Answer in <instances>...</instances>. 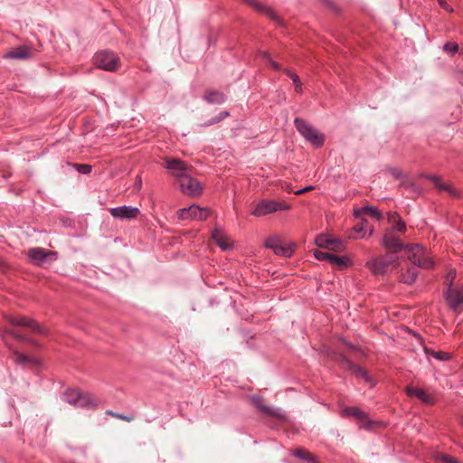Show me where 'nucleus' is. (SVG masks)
Masks as SVG:
<instances>
[{
    "instance_id": "nucleus-39",
    "label": "nucleus",
    "mask_w": 463,
    "mask_h": 463,
    "mask_svg": "<svg viewBox=\"0 0 463 463\" xmlns=\"http://www.w3.org/2000/svg\"><path fill=\"white\" fill-rule=\"evenodd\" d=\"M456 276V272L454 270H451L448 273L446 277V282L449 283V288H452V281Z\"/></svg>"
},
{
    "instance_id": "nucleus-6",
    "label": "nucleus",
    "mask_w": 463,
    "mask_h": 463,
    "mask_svg": "<svg viewBox=\"0 0 463 463\" xmlns=\"http://www.w3.org/2000/svg\"><path fill=\"white\" fill-rule=\"evenodd\" d=\"M393 263V256L386 255L384 257H373L369 259L366 261L365 266L373 275H384Z\"/></svg>"
},
{
    "instance_id": "nucleus-31",
    "label": "nucleus",
    "mask_w": 463,
    "mask_h": 463,
    "mask_svg": "<svg viewBox=\"0 0 463 463\" xmlns=\"http://www.w3.org/2000/svg\"><path fill=\"white\" fill-rule=\"evenodd\" d=\"M332 254L333 253H329V252H326V251H321V250H315L314 251V256H315V258L317 260H326L328 263L330 261V258H331Z\"/></svg>"
},
{
    "instance_id": "nucleus-29",
    "label": "nucleus",
    "mask_w": 463,
    "mask_h": 463,
    "mask_svg": "<svg viewBox=\"0 0 463 463\" xmlns=\"http://www.w3.org/2000/svg\"><path fill=\"white\" fill-rule=\"evenodd\" d=\"M293 455L297 458L304 459L308 463H315V457L313 454L303 449H298L294 451Z\"/></svg>"
},
{
    "instance_id": "nucleus-8",
    "label": "nucleus",
    "mask_w": 463,
    "mask_h": 463,
    "mask_svg": "<svg viewBox=\"0 0 463 463\" xmlns=\"http://www.w3.org/2000/svg\"><path fill=\"white\" fill-rule=\"evenodd\" d=\"M266 248L271 249L276 255L290 257L294 251V244L284 246L278 236H270L264 241Z\"/></svg>"
},
{
    "instance_id": "nucleus-24",
    "label": "nucleus",
    "mask_w": 463,
    "mask_h": 463,
    "mask_svg": "<svg viewBox=\"0 0 463 463\" xmlns=\"http://www.w3.org/2000/svg\"><path fill=\"white\" fill-rule=\"evenodd\" d=\"M252 7H254L256 10L266 14L269 18L273 20H277L278 16L276 13L269 7L264 6L260 3H259L257 0H246Z\"/></svg>"
},
{
    "instance_id": "nucleus-40",
    "label": "nucleus",
    "mask_w": 463,
    "mask_h": 463,
    "mask_svg": "<svg viewBox=\"0 0 463 463\" xmlns=\"http://www.w3.org/2000/svg\"><path fill=\"white\" fill-rule=\"evenodd\" d=\"M439 6L446 10L447 12L451 13L453 9L450 7V5L445 1V0H438Z\"/></svg>"
},
{
    "instance_id": "nucleus-30",
    "label": "nucleus",
    "mask_w": 463,
    "mask_h": 463,
    "mask_svg": "<svg viewBox=\"0 0 463 463\" xmlns=\"http://www.w3.org/2000/svg\"><path fill=\"white\" fill-rule=\"evenodd\" d=\"M13 359L16 364H24L28 362H36L34 359H31L24 354L15 352L14 353Z\"/></svg>"
},
{
    "instance_id": "nucleus-3",
    "label": "nucleus",
    "mask_w": 463,
    "mask_h": 463,
    "mask_svg": "<svg viewBox=\"0 0 463 463\" xmlns=\"http://www.w3.org/2000/svg\"><path fill=\"white\" fill-rule=\"evenodd\" d=\"M407 248V257L411 262L417 267L430 269L434 265L432 258L419 244L409 245Z\"/></svg>"
},
{
    "instance_id": "nucleus-4",
    "label": "nucleus",
    "mask_w": 463,
    "mask_h": 463,
    "mask_svg": "<svg viewBox=\"0 0 463 463\" xmlns=\"http://www.w3.org/2000/svg\"><path fill=\"white\" fill-rule=\"evenodd\" d=\"M291 205L286 202L276 200H261L254 207L251 214L256 217H262L279 211L289 210Z\"/></svg>"
},
{
    "instance_id": "nucleus-1",
    "label": "nucleus",
    "mask_w": 463,
    "mask_h": 463,
    "mask_svg": "<svg viewBox=\"0 0 463 463\" xmlns=\"http://www.w3.org/2000/svg\"><path fill=\"white\" fill-rule=\"evenodd\" d=\"M183 161L175 159V184L180 191L189 197H199L203 191L202 183L194 177Z\"/></svg>"
},
{
    "instance_id": "nucleus-21",
    "label": "nucleus",
    "mask_w": 463,
    "mask_h": 463,
    "mask_svg": "<svg viewBox=\"0 0 463 463\" xmlns=\"http://www.w3.org/2000/svg\"><path fill=\"white\" fill-rule=\"evenodd\" d=\"M383 244L385 248L392 249L394 250H401L403 247L399 238L392 232H386L383 235Z\"/></svg>"
},
{
    "instance_id": "nucleus-48",
    "label": "nucleus",
    "mask_w": 463,
    "mask_h": 463,
    "mask_svg": "<svg viewBox=\"0 0 463 463\" xmlns=\"http://www.w3.org/2000/svg\"><path fill=\"white\" fill-rule=\"evenodd\" d=\"M141 178L140 177H137V181H136V185L139 188L141 186Z\"/></svg>"
},
{
    "instance_id": "nucleus-12",
    "label": "nucleus",
    "mask_w": 463,
    "mask_h": 463,
    "mask_svg": "<svg viewBox=\"0 0 463 463\" xmlns=\"http://www.w3.org/2000/svg\"><path fill=\"white\" fill-rule=\"evenodd\" d=\"M212 238L222 250H227L233 247V241L221 228L216 227L213 230Z\"/></svg>"
},
{
    "instance_id": "nucleus-15",
    "label": "nucleus",
    "mask_w": 463,
    "mask_h": 463,
    "mask_svg": "<svg viewBox=\"0 0 463 463\" xmlns=\"http://www.w3.org/2000/svg\"><path fill=\"white\" fill-rule=\"evenodd\" d=\"M32 48L26 45L19 46L4 54L5 59L25 60L32 56Z\"/></svg>"
},
{
    "instance_id": "nucleus-45",
    "label": "nucleus",
    "mask_w": 463,
    "mask_h": 463,
    "mask_svg": "<svg viewBox=\"0 0 463 463\" xmlns=\"http://www.w3.org/2000/svg\"><path fill=\"white\" fill-rule=\"evenodd\" d=\"M259 55L265 58L268 61H269L271 59L269 53L267 52H260Z\"/></svg>"
},
{
    "instance_id": "nucleus-25",
    "label": "nucleus",
    "mask_w": 463,
    "mask_h": 463,
    "mask_svg": "<svg viewBox=\"0 0 463 463\" xmlns=\"http://www.w3.org/2000/svg\"><path fill=\"white\" fill-rule=\"evenodd\" d=\"M430 179L433 182V184L439 190L446 191L453 196L457 195L456 191L451 187V185L449 184L442 183L440 177L433 175L430 176Z\"/></svg>"
},
{
    "instance_id": "nucleus-16",
    "label": "nucleus",
    "mask_w": 463,
    "mask_h": 463,
    "mask_svg": "<svg viewBox=\"0 0 463 463\" xmlns=\"http://www.w3.org/2000/svg\"><path fill=\"white\" fill-rule=\"evenodd\" d=\"M341 414L345 417H354L361 423L368 421L367 414L358 407H345L341 410Z\"/></svg>"
},
{
    "instance_id": "nucleus-38",
    "label": "nucleus",
    "mask_w": 463,
    "mask_h": 463,
    "mask_svg": "<svg viewBox=\"0 0 463 463\" xmlns=\"http://www.w3.org/2000/svg\"><path fill=\"white\" fill-rule=\"evenodd\" d=\"M112 416L118 418V419H120V420H126L128 422H130L134 420V417L133 416H127V415H123V414H119V413H113V412H109Z\"/></svg>"
},
{
    "instance_id": "nucleus-5",
    "label": "nucleus",
    "mask_w": 463,
    "mask_h": 463,
    "mask_svg": "<svg viewBox=\"0 0 463 463\" xmlns=\"http://www.w3.org/2000/svg\"><path fill=\"white\" fill-rule=\"evenodd\" d=\"M93 59L98 68L107 71H115L119 67V58L112 52H97Z\"/></svg>"
},
{
    "instance_id": "nucleus-42",
    "label": "nucleus",
    "mask_w": 463,
    "mask_h": 463,
    "mask_svg": "<svg viewBox=\"0 0 463 463\" xmlns=\"http://www.w3.org/2000/svg\"><path fill=\"white\" fill-rule=\"evenodd\" d=\"M285 73H286V75H287L288 78H290L292 80H293L294 79H297V78L298 77V76L297 75V73H296V72H294V71H289V70H286V71H285Z\"/></svg>"
},
{
    "instance_id": "nucleus-44",
    "label": "nucleus",
    "mask_w": 463,
    "mask_h": 463,
    "mask_svg": "<svg viewBox=\"0 0 463 463\" xmlns=\"http://www.w3.org/2000/svg\"><path fill=\"white\" fill-rule=\"evenodd\" d=\"M269 61V63H270V66H271L275 71H279V70H280V65H279L278 62L274 61L272 59H270Z\"/></svg>"
},
{
    "instance_id": "nucleus-18",
    "label": "nucleus",
    "mask_w": 463,
    "mask_h": 463,
    "mask_svg": "<svg viewBox=\"0 0 463 463\" xmlns=\"http://www.w3.org/2000/svg\"><path fill=\"white\" fill-rule=\"evenodd\" d=\"M48 255L49 251L43 248H31L28 250V257L36 265H42Z\"/></svg>"
},
{
    "instance_id": "nucleus-36",
    "label": "nucleus",
    "mask_w": 463,
    "mask_h": 463,
    "mask_svg": "<svg viewBox=\"0 0 463 463\" xmlns=\"http://www.w3.org/2000/svg\"><path fill=\"white\" fill-rule=\"evenodd\" d=\"M440 460L443 462V463H460L458 460H457L456 458L450 457L449 455L448 454H442L440 456Z\"/></svg>"
},
{
    "instance_id": "nucleus-43",
    "label": "nucleus",
    "mask_w": 463,
    "mask_h": 463,
    "mask_svg": "<svg viewBox=\"0 0 463 463\" xmlns=\"http://www.w3.org/2000/svg\"><path fill=\"white\" fill-rule=\"evenodd\" d=\"M165 167L168 170L174 169V159H166L165 160Z\"/></svg>"
},
{
    "instance_id": "nucleus-19",
    "label": "nucleus",
    "mask_w": 463,
    "mask_h": 463,
    "mask_svg": "<svg viewBox=\"0 0 463 463\" xmlns=\"http://www.w3.org/2000/svg\"><path fill=\"white\" fill-rule=\"evenodd\" d=\"M329 263L340 270L353 266V260L349 256H338L335 254H332Z\"/></svg>"
},
{
    "instance_id": "nucleus-37",
    "label": "nucleus",
    "mask_w": 463,
    "mask_h": 463,
    "mask_svg": "<svg viewBox=\"0 0 463 463\" xmlns=\"http://www.w3.org/2000/svg\"><path fill=\"white\" fill-rule=\"evenodd\" d=\"M229 112L228 111H222L219 114V116L215 118H213L209 124H214V123H218L220 122L221 120L224 119L225 118H227L229 116Z\"/></svg>"
},
{
    "instance_id": "nucleus-49",
    "label": "nucleus",
    "mask_w": 463,
    "mask_h": 463,
    "mask_svg": "<svg viewBox=\"0 0 463 463\" xmlns=\"http://www.w3.org/2000/svg\"><path fill=\"white\" fill-rule=\"evenodd\" d=\"M284 189H285L287 192H288V193H290V192H291V190L289 189V186H287V187H285Z\"/></svg>"
},
{
    "instance_id": "nucleus-11",
    "label": "nucleus",
    "mask_w": 463,
    "mask_h": 463,
    "mask_svg": "<svg viewBox=\"0 0 463 463\" xmlns=\"http://www.w3.org/2000/svg\"><path fill=\"white\" fill-rule=\"evenodd\" d=\"M63 399L65 402L74 406L84 407L90 404V397L77 390L67 391Z\"/></svg>"
},
{
    "instance_id": "nucleus-23",
    "label": "nucleus",
    "mask_w": 463,
    "mask_h": 463,
    "mask_svg": "<svg viewBox=\"0 0 463 463\" xmlns=\"http://www.w3.org/2000/svg\"><path fill=\"white\" fill-rule=\"evenodd\" d=\"M388 222L392 224V230L400 232L406 231V224L396 212L388 213Z\"/></svg>"
},
{
    "instance_id": "nucleus-41",
    "label": "nucleus",
    "mask_w": 463,
    "mask_h": 463,
    "mask_svg": "<svg viewBox=\"0 0 463 463\" xmlns=\"http://www.w3.org/2000/svg\"><path fill=\"white\" fill-rule=\"evenodd\" d=\"M311 190H314V186L308 185V186H306V187H304L302 189H299V190L296 191L295 194H305V193H307L308 191H311Z\"/></svg>"
},
{
    "instance_id": "nucleus-13",
    "label": "nucleus",
    "mask_w": 463,
    "mask_h": 463,
    "mask_svg": "<svg viewBox=\"0 0 463 463\" xmlns=\"http://www.w3.org/2000/svg\"><path fill=\"white\" fill-rule=\"evenodd\" d=\"M446 300L451 308H458L463 304V287L449 288L446 293Z\"/></svg>"
},
{
    "instance_id": "nucleus-17",
    "label": "nucleus",
    "mask_w": 463,
    "mask_h": 463,
    "mask_svg": "<svg viewBox=\"0 0 463 463\" xmlns=\"http://www.w3.org/2000/svg\"><path fill=\"white\" fill-rule=\"evenodd\" d=\"M252 402L253 403L255 404V406L264 414L266 415H269V416H272V417H277V418H280L282 417V413L280 411V410L279 409H273V408H270L269 406H266L264 403H263V401L260 397L259 396H254L252 397Z\"/></svg>"
},
{
    "instance_id": "nucleus-34",
    "label": "nucleus",
    "mask_w": 463,
    "mask_h": 463,
    "mask_svg": "<svg viewBox=\"0 0 463 463\" xmlns=\"http://www.w3.org/2000/svg\"><path fill=\"white\" fill-rule=\"evenodd\" d=\"M432 356L437 360L446 361L449 359V354L446 352H432Z\"/></svg>"
},
{
    "instance_id": "nucleus-14",
    "label": "nucleus",
    "mask_w": 463,
    "mask_h": 463,
    "mask_svg": "<svg viewBox=\"0 0 463 463\" xmlns=\"http://www.w3.org/2000/svg\"><path fill=\"white\" fill-rule=\"evenodd\" d=\"M315 243L319 248H326L332 250L338 249V247L342 245L340 241L327 234H318L315 239Z\"/></svg>"
},
{
    "instance_id": "nucleus-26",
    "label": "nucleus",
    "mask_w": 463,
    "mask_h": 463,
    "mask_svg": "<svg viewBox=\"0 0 463 463\" xmlns=\"http://www.w3.org/2000/svg\"><path fill=\"white\" fill-rule=\"evenodd\" d=\"M204 99L209 103L221 104L224 102L225 96L223 93L216 90H210L206 92Z\"/></svg>"
},
{
    "instance_id": "nucleus-2",
    "label": "nucleus",
    "mask_w": 463,
    "mask_h": 463,
    "mask_svg": "<svg viewBox=\"0 0 463 463\" xmlns=\"http://www.w3.org/2000/svg\"><path fill=\"white\" fill-rule=\"evenodd\" d=\"M294 124L300 135L315 147H321L325 143V135L306 120L296 118Z\"/></svg>"
},
{
    "instance_id": "nucleus-20",
    "label": "nucleus",
    "mask_w": 463,
    "mask_h": 463,
    "mask_svg": "<svg viewBox=\"0 0 463 463\" xmlns=\"http://www.w3.org/2000/svg\"><path fill=\"white\" fill-rule=\"evenodd\" d=\"M354 232L356 233V239H364L373 234V228L369 225L367 221L362 220L360 223L354 227Z\"/></svg>"
},
{
    "instance_id": "nucleus-33",
    "label": "nucleus",
    "mask_w": 463,
    "mask_h": 463,
    "mask_svg": "<svg viewBox=\"0 0 463 463\" xmlns=\"http://www.w3.org/2000/svg\"><path fill=\"white\" fill-rule=\"evenodd\" d=\"M75 167L78 169V171L81 174H84V175H87V174H90L91 172V165H86V164H82V165H75Z\"/></svg>"
},
{
    "instance_id": "nucleus-9",
    "label": "nucleus",
    "mask_w": 463,
    "mask_h": 463,
    "mask_svg": "<svg viewBox=\"0 0 463 463\" xmlns=\"http://www.w3.org/2000/svg\"><path fill=\"white\" fill-rule=\"evenodd\" d=\"M111 216L119 220H133L137 218L140 214V210L137 207L123 205L109 209Z\"/></svg>"
},
{
    "instance_id": "nucleus-28",
    "label": "nucleus",
    "mask_w": 463,
    "mask_h": 463,
    "mask_svg": "<svg viewBox=\"0 0 463 463\" xmlns=\"http://www.w3.org/2000/svg\"><path fill=\"white\" fill-rule=\"evenodd\" d=\"M360 213L370 214L373 217H374L376 220H381L383 217L380 211L376 207H372V206H365V207H363L360 210L354 212L355 215H359Z\"/></svg>"
},
{
    "instance_id": "nucleus-7",
    "label": "nucleus",
    "mask_w": 463,
    "mask_h": 463,
    "mask_svg": "<svg viewBox=\"0 0 463 463\" xmlns=\"http://www.w3.org/2000/svg\"><path fill=\"white\" fill-rule=\"evenodd\" d=\"M210 215L208 208H201L196 204H193L187 208L181 209L178 212V218L181 220H206Z\"/></svg>"
},
{
    "instance_id": "nucleus-32",
    "label": "nucleus",
    "mask_w": 463,
    "mask_h": 463,
    "mask_svg": "<svg viewBox=\"0 0 463 463\" xmlns=\"http://www.w3.org/2000/svg\"><path fill=\"white\" fill-rule=\"evenodd\" d=\"M443 49L448 53L454 54L458 51V45L455 42H449L444 44Z\"/></svg>"
},
{
    "instance_id": "nucleus-22",
    "label": "nucleus",
    "mask_w": 463,
    "mask_h": 463,
    "mask_svg": "<svg viewBox=\"0 0 463 463\" xmlns=\"http://www.w3.org/2000/svg\"><path fill=\"white\" fill-rule=\"evenodd\" d=\"M406 392L409 396H415L425 403H431L433 401V398L420 388L408 386Z\"/></svg>"
},
{
    "instance_id": "nucleus-35",
    "label": "nucleus",
    "mask_w": 463,
    "mask_h": 463,
    "mask_svg": "<svg viewBox=\"0 0 463 463\" xmlns=\"http://www.w3.org/2000/svg\"><path fill=\"white\" fill-rule=\"evenodd\" d=\"M292 82L295 87V91L297 93L301 94L303 92V87H302V82H301L299 77H298L297 79H294Z\"/></svg>"
},
{
    "instance_id": "nucleus-27",
    "label": "nucleus",
    "mask_w": 463,
    "mask_h": 463,
    "mask_svg": "<svg viewBox=\"0 0 463 463\" xmlns=\"http://www.w3.org/2000/svg\"><path fill=\"white\" fill-rule=\"evenodd\" d=\"M417 276V268L413 265L412 267L408 268L407 271L402 275V281L411 284L415 281Z\"/></svg>"
},
{
    "instance_id": "nucleus-46",
    "label": "nucleus",
    "mask_w": 463,
    "mask_h": 463,
    "mask_svg": "<svg viewBox=\"0 0 463 463\" xmlns=\"http://www.w3.org/2000/svg\"><path fill=\"white\" fill-rule=\"evenodd\" d=\"M7 334L14 335V333L13 331H11V330H6V329H5V330H4L3 335H2V336H3V338H4V339L5 338V335H6Z\"/></svg>"
},
{
    "instance_id": "nucleus-10",
    "label": "nucleus",
    "mask_w": 463,
    "mask_h": 463,
    "mask_svg": "<svg viewBox=\"0 0 463 463\" xmlns=\"http://www.w3.org/2000/svg\"><path fill=\"white\" fill-rule=\"evenodd\" d=\"M5 319L13 326H27L39 334H47V331L43 329L36 321L31 320L25 317H13L10 315H5Z\"/></svg>"
},
{
    "instance_id": "nucleus-47",
    "label": "nucleus",
    "mask_w": 463,
    "mask_h": 463,
    "mask_svg": "<svg viewBox=\"0 0 463 463\" xmlns=\"http://www.w3.org/2000/svg\"><path fill=\"white\" fill-rule=\"evenodd\" d=\"M361 375L367 381L369 382L370 381V377L368 376V374L364 372V371H361Z\"/></svg>"
}]
</instances>
